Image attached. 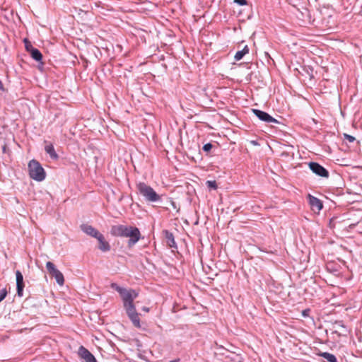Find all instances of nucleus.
Instances as JSON below:
<instances>
[{"label": "nucleus", "instance_id": "obj_1", "mask_svg": "<svg viewBox=\"0 0 362 362\" xmlns=\"http://www.w3.org/2000/svg\"><path fill=\"white\" fill-rule=\"evenodd\" d=\"M138 295V293L135 290L125 288L120 294V296L129 318L135 327H140L139 313L136 312L134 304V300L137 298Z\"/></svg>", "mask_w": 362, "mask_h": 362}, {"label": "nucleus", "instance_id": "obj_2", "mask_svg": "<svg viewBox=\"0 0 362 362\" xmlns=\"http://www.w3.org/2000/svg\"><path fill=\"white\" fill-rule=\"evenodd\" d=\"M110 233L114 236L129 237L128 246L132 247L140 239L141 233L136 227L127 226L124 225H115L112 226Z\"/></svg>", "mask_w": 362, "mask_h": 362}, {"label": "nucleus", "instance_id": "obj_3", "mask_svg": "<svg viewBox=\"0 0 362 362\" xmlns=\"http://www.w3.org/2000/svg\"><path fill=\"white\" fill-rule=\"evenodd\" d=\"M136 187L138 192L144 197L147 202H158L161 200L162 196L158 194L153 187L145 182H140L136 184Z\"/></svg>", "mask_w": 362, "mask_h": 362}, {"label": "nucleus", "instance_id": "obj_4", "mask_svg": "<svg viewBox=\"0 0 362 362\" xmlns=\"http://www.w3.org/2000/svg\"><path fill=\"white\" fill-rule=\"evenodd\" d=\"M28 171L30 177L38 182L45 179L46 173L41 164L35 159L31 160L28 163Z\"/></svg>", "mask_w": 362, "mask_h": 362}, {"label": "nucleus", "instance_id": "obj_5", "mask_svg": "<svg viewBox=\"0 0 362 362\" xmlns=\"http://www.w3.org/2000/svg\"><path fill=\"white\" fill-rule=\"evenodd\" d=\"M46 268L49 275L55 279L59 285L62 286L64 284L63 274L56 268L55 265L52 262H47L46 263Z\"/></svg>", "mask_w": 362, "mask_h": 362}, {"label": "nucleus", "instance_id": "obj_6", "mask_svg": "<svg viewBox=\"0 0 362 362\" xmlns=\"http://www.w3.org/2000/svg\"><path fill=\"white\" fill-rule=\"evenodd\" d=\"M308 166H309V168L310 169V170L313 173H315L316 175L322 177H325V178L329 177V171L326 168H325L322 165L319 164L318 163L310 162L308 163Z\"/></svg>", "mask_w": 362, "mask_h": 362}, {"label": "nucleus", "instance_id": "obj_7", "mask_svg": "<svg viewBox=\"0 0 362 362\" xmlns=\"http://www.w3.org/2000/svg\"><path fill=\"white\" fill-rule=\"evenodd\" d=\"M78 354L85 362H97L95 357L83 346L79 347Z\"/></svg>", "mask_w": 362, "mask_h": 362}, {"label": "nucleus", "instance_id": "obj_8", "mask_svg": "<svg viewBox=\"0 0 362 362\" xmlns=\"http://www.w3.org/2000/svg\"><path fill=\"white\" fill-rule=\"evenodd\" d=\"M298 13H296L297 17L302 21H310L311 19L310 12L306 6H300V7L294 6Z\"/></svg>", "mask_w": 362, "mask_h": 362}, {"label": "nucleus", "instance_id": "obj_9", "mask_svg": "<svg viewBox=\"0 0 362 362\" xmlns=\"http://www.w3.org/2000/svg\"><path fill=\"white\" fill-rule=\"evenodd\" d=\"M308 199L311 209L313 211L320 212V211L322 210V209L323 208V204L320 199L310 194L308 195Z\"/></svg>", "mask_w": 362, "mask_h": 362}, {"label": "nucleus", "instance_id": "obj_10", "mask_svg": "<svg viewBox=\"0 0 362 362\" xmlns=\"http://www.w3.org/2000/svg\"><path fill=\"white\" fill-rule=\"evenodd\" d=\"M16 278L17 295L19 297H22L23 296V288L25 287V284L23 281V276L19 270L16 272Z\"/></svg>", "mask_w": 362, "mask_h": 362}, {"label": "nucleus", "instance_id": "obj_11", "mask_svg": "<svg viewBox=\"0 0 362 362\" xmlns=\"http://www.w3.org/2000/svg\"><path fill=\"white\" fill-rule=\"evenodd\" d=\"M81 228L83 232L86 233L87 235L95 238H97L101 234L98 230L93 228L92 226L88 224H82L81 226Z\"/></svg>", "mask_w": 362, "mask_h": 362}, {"label": "nucleus", "instance_id": "obj_12", "mask_svg": "<svg viewBox=\"0 0 362 362\" xmlns=\"http://www.w3.org/2000/svg\"><path fill=\"white\" fill-rule=\"evenodd\" d=\"M252 112L261 121H263V122L267 123L269 120H271V119H270L271 115L264 111H262V110H260L258 109H252Z\"/></svg>", "mask_w": 362, "mask_h": 362}, {"label": "nucleus", "instance_id": "obj_13", "mask_svg": "<svg viewBox=\"0 0 362 362\" xmlns=\"http://www.w3.org/2000/svg\"><path fill=\"white\" fill-rule=\"evenodd\" d=\"M97 240L99 242L98 248L103 252H108L110 250V245L107 241L105 240V237L103 234H100Z\"/></svg>", "mask_w": 362, "mask_h": 362}, {"label": "nucleus", "instance_id": "obj_14", "mask_svg": "<svg viewBox=\"0 0 362 362\" xmlns=\"http://www.w3.org/2000/svg\"><path fill=\"white\" fill-rule=\"evenodd\" d=\"M163 234H164L167 245L170 247L177 248V244L175 243V238H174L173 233L170 232L168 230H163Z\"/></svg>", "mask_w": 362, "mask_h": 362}, {"label": "nucleus", "instance_id": "obj_15", "mask_svg": "<svg viewBox=\"0 0 362 362\" xmlns=\"http://www.w3.org/2000/svg\"><path fill=\"white\" fill-rule=\"evenodd\" d=\"M45 152L49 156V157L52 159V160H57L59 158V156L58 154L56 153L55 150H54V147L53 146V144H47L45 146Z\"/></svg>", "mask_w": 362, "mask_h": 362}, {"label": "nucleus", "instance_id": "obj_16", "mask_svg": "<svg viewBox=\"0 0 362 362\" xmlns=\"http://www.w3.org/2000/svg\"><path fill=\"white\" fill-rule=\"evenodd\" d=\"M334 328H341L344 332H340L339 330H335L334 333L337 334L338 336L346 335L347 332V329L346 326L344 325L343 321H335L333 324Z\"/></svg>", "mask_w": 362, "mask_h": 362}, {"label": "nucleus", "instance_id": "obj_17", "mask_svg": "<svg viewBox=\"0 0 362 362\" xmlns=\"http://www.w3.org/2000/svg\"><path fill=\"white\" fill-rule=\"evenodd\" d=\"M318 356L322 357L329 362H338L336 356L328 352H320Z\"/></svg>", "mask_w": 362, "mask_h": 362}, {"label": "nucleus", "instance_id": "obj_18", "mask_svg": "<svg viewBox=\"0 0 362 362\" xmlns=\"http://www.w3.org/2000/svg\"><path fill=\"white\" fill-rule=\"evenodd\" d=\"M249 52V47L247 45H245L242 50L238 51L235 54V59L236 61H239L243 59V57Z\"/></svg>", "mask_w": 362, "mask_h": 362}, {"label": "nucleus", "instance_id": "obj_19", "mask_svg": "<svg viewBox=\"0 0 362 362\" xmlns=\"http://www.w3.org/2000/svg\"><path fill=\"white\" fill-rule=\"evenodd\" d=\"M30 54L31 57L37 62H40L42 59V53L37 48L32 49Z\"/></svg>", "mask_w": 362, "mask_h": 362}, {"label": "nucleus", "instance_id": "obj_20", "mask_svg": "<svg viewBox=\"0 0 362 362\" xmlns=\"http://www.w3.org/2000/svg\"><path fill=\"white\" fill-rule=\"evenodd\" d=\"M23 42L25 45V49L28 52L30 53L32 49H35V47H33V46L32 45L31 42L27 38H25L23 40Z\"/></svg>", "mask_w": 362, "mask_h": 362}, {"label": "nucleus", "instance_id": "obj_21", "mask_svg": "<svg viewBox=\"0 0 362 362\" xmlns=\"http://www.w3.org/2000/svg\"><path fill=\"white\" fill-rule=\"evenodd\" d=\"M206 185L208 187V188L211 189H216L218 187L216 182L215 180H208L206 181Z\"/></svg>", "mask_w": 362, "mask_h": 362}, {"label": "nucleus", "instance_id": "obj_22", "mask_svg": "<svg viewBox=\"0 0 362 362\" xmlns=\"http://www.w3.org/2000/svg\"><path fill=\"white\" fill-rule=\"evenodd\" d=\"M310 79L314 78L313 69L310 66H307L303 69Z\"/></svg>", "mask_w": 362, "mask_h": 362}, {"label": "nucleus", "instance_id": "obj_23", "mask_svg": "<svg viewBox=\"0 0 362 362\" xmlns=\"http://www.w3.org/2000/svg\"><path fill=\"white\" fill-rule=\"evenodd\" d=\"M110 286H111L112 288H113L115 291H117L119 293V295L125 289V288L120 287L116 283H112Z\"/></svg>", "mask_w": 362, "mask_h": 362}, {"label": "nucleus", "instance_id": "obj_24", "mask_svg": "<svg viewBox=\"0 0 362 362\" xmlns=\"http://www.w3.org/2000/svg\"><path fill=\"white\" fill-rule=\"evenodd\" d=\"M212 148L213 145L211 143H207L203 146L202 149L204 152L209 153Z\"/></svg>", "mask_w": 362, "mask_h": 362}, {"label": "nucleus", "instance_id": "obj_25", "mask_svg": "<svg viewBox=\"0 0 362 362\" xmlns=\"http://www.w3.org/2000/svg\"><path fill=\"white\" fill-rule=\"evenodd\" d=\"M7 295V291L6 288H2L0 291V302L2 301Z\"/></svg>", "mask_w": 362, "mask_h": 362}, {"label": "nucleus", "instance_id": "obj_26", "mask_svg": "<svg viewBox=\"0 0 362 362\" xmlns=\"http://www.w3.org/2000/svg\"><path fill=\"white\" fill-rule=\"evenodd\" d=\"M344 138L349 142H354L356 140L354 136L347 134H344Z\"/></svg>", "mask_w": 362, "mask_h": 362}, {"label": "nucleus", "instance_id": "obj_27", "mask_svg": "<svg viewBox=\"0 0 362 362\" xmlns=\"http://www.w3.org/2000/svg\"><path fill=\"white\" fill-rule=\"evenodd\" d=\"M233 2L240 6H245L247 4V0H234Z\"/></svg>", "mask_w": 362, "mask_h": 362}, {"label": "nucleus", "instance_id": "obj_28", "mask_svg": "<svg viewBox=\"0 0 362 362\" xmlns=\"http://www.w3.org/2000/svg\"><path fill=\"white\" fill-rule=\"evenodd\" d=\"M310 313V309H305V310H303L302 311V315L304 317H307L309 316Z\"/></svg>", "mask_w": 362, "mask_h": 362}, {"label": "nucleus", "instance_id": "obj_29", "mask_svg": "<svg viewBox=\"0 0 362 362\" xmlns=\"http://www.w3.org/2000/svg\"><path fill=\"white\" fill-rule=\"evenodd\" d=\"M271 120H269L267 123H274V124H279L280 122L278 121L276 119L274 118L272 116H270Z\"/></svg>", "mask_w": 362, "mask_h": 362}, {"label": "nucleus", "instance_id": "obj_30", "mask_svg": "<svg viewBox=\"0 0 362 362\" xmlns=\"http://www.w3.org/2000/svg\"><path fill=\"white\" fill-rule=\"evenodd\" d=\"M170 204H171V206H172L174 209H175V208H176V204H175V202L174 201L170 200Z\"/></svg>", "mask_w": 362, "mask_h": 362}, {"label": "nucleus", "instance_id": "obj_31", "mask_svg": "<svg viewBox=\"0 0 362 362\" xmlns=\"http://www.w3.org/2000/svg\"><path fill=\"white\" fill-rule=\"evenodd\" d=\"M4 84L2 83V81L0 80V90H4Z\"/></svg>", "mask_w": 362, "mask_h": 362}, {"label": "nucleus", "instance_id": "obj_32", "mask_svg": "<svg viewBox=\"0 0 362 362\" xmlns=\"http://www.w3.org/2000/svg\"><path fill=\"white\" fill-rule=\"evenodd\" d=\"M142 310H143V311H145V312H148V311H149V308H147V307H143V308H142Z\"/></svg>", "mask_w": 362, "mask_h": 362}, {"label": "nucleus", "instance_id": "obj_33", "mask_svg": "<svg viewBox=\"0 0 362 362\" xmlns=\"http://www.w3.org/2000/svg\"><path fill=\"white\" fill-rule=\"evenodd\" d=\"M178 361H179V359H175V360L171 361L170 362H178Z\"/></svg>", "mask_w": 362, "mask_h": 362}, {"label": "nucleus", "instance_id": "obj_34", "mask_svg": "<svg viewBox=\"0 0 362 362\" xmlns=\"http://www.w3.org/2000/svg\"><path fill=\"white\" fill-rule=\"evenodd\" d=\"M252 143H253V144H257V141H253Z\"/></svg>", "mask_w": 362, "mask_h": 362}]
</instances>
